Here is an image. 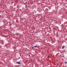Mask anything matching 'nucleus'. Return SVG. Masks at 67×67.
<instances>
[{
    "label": "nucleus",
    "mask_w": 67,
    "mask_h": 67,
    "mask_svg": "<svg viewBox=\"0 0 67 67\" xmlns=\"http://www.w3.org/2000/svg\"><path fill=\"white\" fill-rule=\"evenodd\" d=\"M16 63L17 64H21V63L19 62H16Z\"/></svg>",
    "instance_id": "obj_1"
},
{
    "label": "nucleus",
    "mask_w": 67,
    "mask_h": 67,
    "mask_svg": "<svg viewBox=\"0 0 67 67\" xmlns=\"http://www.w3.org/2000/svg\"><path fill=\"white\" fill-rule=\"evenodd\" d=\"M37 46H34L33 47H32V48H33L34 47H36Z\"/></svg>",
    "instance_id": "obj_2"
},
{
    "label": "nucleus",
    "mask_w": 67,
    "mask_h": 67,
    "mask_svg": "<svg viewBox=\"0 0 67 67\" xmlns=\"http://www.w3.org/2000/svg\"><path fill=\"white\" fill-rule=\"evenodd\" d=\"M64 47H65V46H63L62 47V49H64Z\"/></svg>",
    "instance_id": "obj_3"
},
{
    "label": "nucleus",
    "mask_w": 67,
    "mask_h": 67,
    "mask_svg": "<svg viewBox=\"0 0 67 67\" xmlns=\"http://www.w3.org/2000/svg\"><path fill=\"white\" fill-rule=\"evenodd\" d=\"M48 57H49V58H51V57H50V56L49 55H48Z\"/></svg>",
    "instance_id": "obj_4"
},
{
    "label": "nucleus",
    "mask_w": 67,
    "mask_h": 67,
    "mask_svg": "<svg viewBox=\"0 0 67 67\" xmlns=\"http://www.w3.org/2000/svg\"><path fill=\"white\" fill-rule=\"evenodd\" d=\"M65 64H67V62H65Z\"/></svg>",
    "instance_id": "obj_5"
},
{
    "label": "nucleus",
    "mask_w": 67,
    "mask_h": 67,
    "mask_svg": "<svg viewBox=\"0 0 67 67\" xmlns=\"http://www.w3.org/2000/svg\"><path fill=\"white\" fill-rule=\"evenodd\" d=\"M29 56H30V55H29Z\"/></svg>",
    "instance_id": "obj_6"
}]
</instances>
